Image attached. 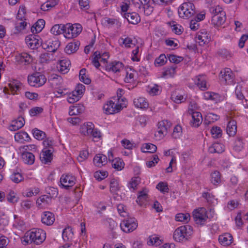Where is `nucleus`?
<instances>
[{
	"instance_id": "f257e3e1",
	"label": "nucleus",
	"mask_w": 248,
	"mask_h": 248,
	"mask_svg": "<svg viewBox=\"0 0 248 248\" xmlns=\"http://www.w3.org/2000/svg\"><path fill=\"white\" fill-rule=\"evenodd\" d=\"M46 238L45 232L40 229L33 228L26 232L22 242L24 245L33 243L36 245L42 243Z\"/></svg>"
},
{
	"instance_id": "f03ea898",
	"label": "nucleus",
	"mask_w": 248,
	"mask_h": 248,
	"mask_svg": "<svg viewBox=\"0 0 248 248\" xmlns=\"http://www.w3.org/2000/svg\"><path fill=\"white\" fill-rule=\"evenodd\" d=\"M193 232V228L191 226H181L174 231L173 237L175 241L183 242L188 240Z\"/></svg>"
},
{
	"instance_id": "7ed1b4c3",
	"label": "nucleus",
	"mask_w": 248,
	"mask_h": 248,
	"mask_svg": "<svg viewBox=\"0 0 248 248\" xmlns=\"http://www.w3.org/2000/svg\"><path fill=\"white\" fill-rule=\"evenodd\" d=\"M125 102L126 100L125 98H121V96L118 95L117 103L112 100L108 101L104 105V110L107 114H113L118 113L125 106Z\"/></svg>"
},
{
	"instance_id": "20e7f679",
	"label": "nucleus",
	"mask_w": 248,
	"mask_h": 248,
	"mask_svg": "<svg viewBox=\"0 0 248 248\" xmlns=\"http://www.w3.org/2000/svg\"><path fill=\"white\" fill-rule=\"evenodd\" d=\"M178 13L180 17L189 18L195 14V6L192 2H184L178 8Z\"/></svg>"
},
{
	"instance_id": "39448f33",
	"label": "nucleus",
	"mask_w": 248,
	"mask_h": 248,
	"mask_svg": "<svg viewBox=\"0 0 248 248\" xmlns=\"http://www.w3.org/2000/svg\"><path fill=\"white\" fill-rule=\"evenodd\" d=\"M192 215L195 223L200 226L205 225L208 219L207 211L204 207L198 208L194 210Z\"/></svg>"
},
{
	"instance_id": "423d86ee",
	"label": "nucleus",
	"mask_w": 248,
	"mask_h": 248,
	"mask_svg": "<svg viewBox=\"0 0 248 248\" xmlns=\"http://www.w3.org/2000/svg\"><path fill=\"white\" fill-rule=\"evenodd\" d=\"M28 81L30 86L40 87L46 82V78L43 74L40 72H35L28 76Z\"/></svg>"
},
{
	"instance_id": "0eeeda50",
	"label": "nucleus",
	"mask_w": 248,
	"mask_h": 248,
	"mask_svg": "<svg viewBox=\"0 0 248 248\" xmlns=\"http://www.w3.org/2000/svg\"><path fill=\"white\" fill-rule=\"evenodd\" d=\"M82 26L79 24H67L64 30V36L68 39L77 37L82 31Z\"/></svg>"
},
{
	"instance_id": "6e6552de",
	"label": "nucleus",
	"mask_w": 248,
	"mask_h": 248,
	"mask_svg": "<svg viewBox=\"0 0 248 248\" xmlns=\"http://www.w3.org/2000/svg\"><path fill=\"white\" fill-rule=\"evenodd\" d=\"M85 90V86L82 84H78L75 90L69 94L67 98V101L71 104L78 101Z\"/></svg>"
},
{
	"instance_id": "1a4fd4ad",
	"label": "nucleus",
	"mask_w": 248,
	"mask_h": 248,
	"mask_svg": "<svg viewBox=\"0 0 248 248\" xmlns=\"http://www.w3.org/2000/svg\"><path fill=\"white\" fill-rule=\"evenodd\" d=\"M105 70L108 72H110L117 75L124 70V64L123 62L115 61L107 63L105 65Z\"/></svg>"
},
{
	"instance_id": "9d476101",
	"label": "nucleus",
	"mask_w": 248,
	"mask_h": 248,
	"mask_svg": "<svg viewBox=\"0 0 248 248\" xmlns=\"http://www.w3.org/2000/svg\"><path fill=\"white\" fill-rule=\"evenodd\" d=\"M121 229L125 232H133L138 227V223L135 218H127L120 224Z\"/></svg>"
},
{
	"instance_id": "9b49d317",
	"label": "nucleus",
	"mask_w": 248,
	"mask_h": 248,
	"mask_svg": "<svg viewBox=\"0 0 248 248\" xmlns=\"http://www.w3.org/2000/svg\"><path fill=\"white\" fill-rule=\"evenodd\" d=\"M195 84L201 90L205 91L210 87L208 79L204 75H199L195 77L193 79Z\"/></svg>"
},
{
	"instance_id": "f8f14e48",
	"label": "nucleus",
	"mask_w": 248,
	"mask_h": 248,
	"mask_svg": "<svg viewBox=\"0 0 248 248\" xmlns=\"http://www.w3.org/2000/svg\"><path fill=\"white\" fill-rule=\"evenodd\" d=\"M76 178L71 174H63L60 178V183L62 187L68 189L75 184Z\"/></svg>"
},
{
	"instance_id": "ddd939ff",
	"label": "nucleus",
	"mask_w": 248,
	"mask_h": 248,
	"mask_svg": "<svg viewBox=\"0 0 248 248\" xmlns=\"http://www.w3.org/2000/svg\"><path fill=\"white\" fill-rule=\"evenodd\" d=\"M211 40V36L208 31L205 30H201L198 32L196 37V42L200 46H203L208 43Z\"/></svg>"
},
{
	"instance_id": "4468645a",
	"label": "nucleus",
	"mask_w": 248,
	"mask_h": 248,
	"mask_svg": "<svg viewBox=\"0 0 248 248\" xmlns=\"http://www.w3.org/2000/svg\"><path fill=\"white\" fill-rule=\"evenodd\" d=\"M39 36L35 34L29 35L25 38L26 43L31 49L37 48L40 46Z\"/></svg>"
},
{
	"instance_id": "2eb2a0df",
	"label": "nucleus",
	"mask_w": 248,
	"mask_h": 248,
	"mask_svg": "<svg viewBox=\"0 0 248 248\" xmlns=\"http://www.w3.org/2000/svg\"><path fill=\"white\" fill-rule=\"evenodd\" d=\"M54 150L44 148L40 155V159L42 163L47 164L50 163L53 159V152Z\"/></svg>"
},
{
	"instance_id": "dca6fc26",
	"label": "nucleus",
	"mask_w": 248,
	"mask_h": 248,
	"mask_svg": "<svg viewBox=\"0 0 248 248\" xmlns=\"http://www.w3.org/2000/svg\"><path fill=\"white\" fill-rule=\"evenodd\" d=\"M233 74L230 68H225L220 72V80L225 84H232L233 82Z\"/></svg>"
},
{
	"instance_id": "f3484780",
	"label": "nucleus",
	"mask_w": 248,
	"mask_h": 248,
	"mask_svg": "<svg viewBox=\"0 0 248 248\" xmlns=\"http://www.w3.org/2000/svg\"><path fill=\"white\" fill-rule=\"evenodd\" d=\"M188 112L191 114L192 120L190 122L191 126L195 127L199 126L202 121V114L198 111H193L191 109L188 110Z\"/></svg>"
},
{
	"instance_id": "a211bd4d",
	"label": "nucleus",
	"mask_w": 248,
	"mask_h": 248,
	"mask_svg": "<svg viewBox=\"0 0 248 248\" xmlns=\"http://www.w3.org/2000/svg\"><path fill=\"white\" fill-rule=\"evenodd\" d=\"M16 60L19 64L28 65L32 62L33 59L32 56L29 53L22 52L16 56Z\"/></svg>"
},
{
	"instance_id": "6ab92c4d",
	"label": "nucleus",
	"mask_w": 248,
	"mask_h": 248,
	"mask_svg": "<svg viewBox=\"0 0 248 248\" xmlns=\"http://www.w3.org/2000/svg\"><path fill=\"white\" fill-rule=\"evenodd\" d=\"M226 20V13L222 12L221 14L212 16L211 23L214 26L220 27L225 23Z\"/></svg>"
},
{
	"instance_id": "aec40b11",
	"label": "nucleus",
	"mask_w": 248,
	"mask_h": 248,
	"mask_svg": "<svg viewBox=\"0 0 248 248\" xmlns=\"http://www.w3.org/2000/svg\"><path fill=\"white\" fill-rule=\"evenodd\" d=\"M94 127L93 124L90 122L83 123L80 126L79 133L84 136H89L92 129Z\"/></svg>"
},
{
	"instance_id": "412c9836",
	"label": "nucleus",
	"mask_w": 248,
	"mask_h": 248,
	"mask_svg": "<svg viewBox=\"0 0 248 248\" xmlns=\"http://www.w3.org/2000/svg\"><path fill=\"white\" fill-rule=\"evenodd\" d=\"M55 217L53 214L49 211L44 212L41 215L42 222L46 225L50 226L53 224Z\"/></svg>"
},
{
	"instance_id": "4be33fe9",
	"label": "nucleus",
	"mask_w": 248,
	"mask_h": 248,
	"mask_svg": "<svg viewBox=\"0 0 248 248\" xmlns=\"http://www.w3.org/2000/svg\"><path fill=\"white\" fill-rule=\"evenodd\" d=\"M123 16L127 19L129 23L132 24H137L140 21V16L136 12L124 13Z\"/></svg>"
},
{
	"instance_id": "5701e85b",
	"label": "nucleus",
	"mask_w": 248,
	"mask_h": 248,
	"mask_svg": "<svg viewBox=\"0 0 248 248\" xmlns=\"http://www.w3.org/2000/svg\"><path fill=\"white\" fill-rule=\"evenodd\" d=\"M124 75V81L126 83H132L136 77V72L133 69L127 68L123 71Z\"/></svg>"
},
{
	"instance_id": "b1692460",
	"label": "nucleus",
	"mask_w": 248,
	"mask_h": 248,
	"mask_svg": "<svg viewBox=\"0 0 248 248\" xmlns=\"http://www.w3.org/2000/svg\"><path fill=\"white\" fill-rule=\"evenodd\" d=\"M59 45L60 43L56 39L54 41H46L45 43L43 44L42 46L44 49H46L50 52H55Z\"/></svg>"
},
{
	"instance_id": "393cba45",
	"label": "nucleus",
	"mask_w": 248,
	"mask_h": 248,
	"mask_svg": "<svg viewBox=\"0 0 248 248\" xmlns=\"http://www.w3.org/2000/svg\"><path fill=\"white\" fill-rule=\"evenodd\" d=\"M203 96L204 99L212 100L215 102H220L222 100V97L219 94L212 92H204Z\"/></svg>"
},
{
	"instance_id": "a878e982",
	"label": "nucleus",
	"mask_w": 248,
	"mask_h": 248,
	"mask_svg": "<svg viewBox=\"0 0 248 248\" xmlns=\"http://www.w3.org/2000/svg\"><path fill=\"white\" fill-rule=\"evenodd\" d=\"M70 65V61L67 59H64L59 61L57 68L61 73L64 74L69 71Z\"/></svg>"
},
{
	"instance_id": "bb28decb",
	"label": "nucleus",
	"mask_w": 248,
	"mask_h": 248,
	"mask_svg": "<svg viewBox=\"0 0 248 248\" xmlns=\"http://www.w3.org/2000/svg\"><path fill=\"white\" fill-rule=\"evenodd\" d=\"M93 162L96 166L101 167L107 163L108 158L105 155L98 154L94 157Z\"/></svg>"
},
{
	"instance_id": "cd10ccee",
	"label": "nucleus",
	"mask_w": 248,
	"mask_h": 248,
	"mask_svg": "<svg viewBox=\"0 0 248 248\" xmlns=\"http://www.w3.org/2000/svg\"><path fill=\"white\" fill-rule=\"evenodd\" d=\"M25 124V120L22 117H18L17 119L12 121L9 129L11 131H16L22 127Z\"/></svg>"
},
{
	"instance_id": "c85d7f7f",
	"label": "nucleus",
	"mask_w": 248,
	"mask_h": 248,
	"mask_svg": "<svg viewBox=\"0 0 248 248\" xmlns=\"http://www.w3.org/2000/svg\"><path fill=\"white\" fill-rule=\"evenodd\" d=\"M133 103L135 107L141 109H146L149 107V103L147 99L143 97L135 98Z\"/></svg>"
},
{
	"instance_id": "c756f323",
	"label": "nucleus",
	"mask_w": 248,
	"mask_h": 248,
	"mask_svg": "<svg viewBox=\"0 0 248 248\" xmlns=\"http://www.w3.org/2000/svg\"><path fill=\"white\" fill-rule=\"evenodd\" d=\"M119 42L121 46L124 45L126 48L133 47L136 45L135 42L129 36H124L121 37L119 40Z\"/></svg>"
},
{
	"instance_id": "7c9ffc66",
	"label": "nucleus",
	"mask_w": 248,
	"mask_h": 248,
	"mask_svg": "<svg viewBox=\"0 0 248 248\" xmlns=\"http://www.w3.org/2000/svg\"><path fill=\"white\" fill-rule=\"evenodd\" d=\"M100 62L103 63L105 65L107 62V60L105 58H103L100 57V52L99 51H95L93 54V58L92 60L93 64L97 68H98L100 65Z\"/></svg>"
},
{
	"instance_id": "2f4dec72",
	"label": "nucleus",
	"mask_w": 248,
	"mask_h": 248,
	"mask_svg": "<svg viewBox=\"0 0 248 248\" xmlns=\"http://www.w3.org/2000/svg\"><path fill=\"white\" fill-rule=\"evenodd\" d=\"M233 238L229 233H225L219 236L218 241L221 245L227 246L231 245L232 242Z\"/></svg>"
},
{
	"instance_id": "473e14b6",
	"label": "nucleus",
	"mask_w": 248,
	"mask_h": 248,
	"mask_svg": "<svg viewBox=\"0 0 248 248\" xmlns=\"http://www.w3.org/2000/svg\"><path fill=\"white\" fill-rule=\"evenodd\" d=\"M226 131L227 133L230 137H233L235 135L237 132V125L235 121L232 120L228 123Z\"/></svg>"
},
{
	"instance_id": "72a5a7b5",
	"label": "nucleus",
	"mask_w": 248,
	"mask_h": 248,
	"mask_svg": "<svg viewBox=\"0 0 248 248\" xmlns=\"http://www.w3.org/2000/svg\"><path fill=\"white\" fill-rule=\"evenodd\" d=\"M79 45L80 42L78 41L69 43L65 48V52L68 54L75 53L78 50Z\"/></svg>"
},
{
	"instance_id": "f704fd0d",
	"label": "nucleus",
	"mask_w": 248,
	"mask_h": 248,
	"mask_svg": "<svg viewBox=\"0 0 248 248\" xmlns=\"http://www.w3.org/2000/svg\"><path fill=\"white\" fill-rule=\"evenodd\" d=\"M102 23L107 27L111 28L114 26L119 27L121 26V23L117 19L105 17L102 19Z\"/></svg>"
},
{
	"instance_id": "c9c22d12",
	"label": "nucleus",
	"mask_w": 248,
	"mask_h": 248,
	"mask_svg": "<svg viewBox=\"0 0 248 248\" xmlns=\"http://www.w3.org/2000/svg\"><path fill=\"white\" fill-rule=\"evenodd\" d=\"M177 66L175 65L166 67L162 72V77L165 78H172L176 73Z\"/></svg>"
},
{
	"instance_id": "e433bc0d",
	"label": "nucleus",
	"mask_w": 248,
	"mask_h": 248,
	"mask_svg": "<svg viewBox=\"0 0 248 248\" xmlns=\"http://www.w3.org/2000/svg\"><path fill=\"white\" fill-rule=\"evenodd\" d=\"M51 197L48 195H42L37 199L36 204L39 207H43L49 204L51 202Z\"/></svg>"
},
{
	"instance_id": "4c0bfd02",
	"label": "nucleus",
	"mask_w": 248,
	"mask_h": 248,
	"mask_svg": "<svg viewBox=\"0 0 248 248\" xmlns=\"http://www.w3.org/2000/svg\"><path fill=\"white\" fill-rule=\"evenodd\" d=\"M244 139L242 137H237L234 141L233 149L237 152H241L244 147Z\"/></svg>"
},
{
	"instance_id": "58836bf2",
	"label": "nucleus",
	"mask_w": 248,
	"mask_h": 248,
	"mask_svg": "<svg viewBox=\"0 0 248 248\" xmlns=\"http://www.w3.org/2000/svg\"><path fill=\"white\" fill-rule=\"evenodd\" d=\"M20 84L21 83L19 81L13 80L9 81L7 88L10 90L12 94H15L19 90Z\"/></svg>"
},
{
	"instance_id": "ea45409f",
	"label": "nucleus",
	"mask_w": 248,
	"mask_h": 248,
	"mask_svg": "<svg viewBox=\"0 0 248 248\" xmlns=\"http://www.w3.org/2000/svg\"><path fill=\"white\" fill-rule=\"evenodd\" d=\"M45 21L42 19H39L31 28V31L33 34L40 32L44 28Z\"/></svg>"
},
{
	"instance_id": "a19ab883",
	"label": "nucleus",
	"mask_w": 248,
	"mask_h": 248,
	"mask_svg": "<svg viewBox=\"0 0 248 248\" xmlns=\"http://www.w3.org/2000/svg\"><path fill=\"white\" fill-rule=\"evenodd\" d=\"M62 236L64 241H71L74 237V233L72 228L69 226L65 228L63 230Z\"/></svg>"
},
{
	"instance_id": "79ce46f5",
	"label": "nucleus",
	"mask_w": 248,
	"mask_h": 248,
	"mask_svg": "<svg viewBox=\"0 0 248 248\" xmlns=\"http://www.w3.org/2000/svg\"><path fill=\"white\" fill-rule=\"evenodd\" d=\"M171 126V123L170 122L164 120L159 122L157 124V127L163 131L165 133L167 134L168 130Z\"/></svg>"
},
{
	"instance_id": "37998d69",
	"label": "nucleus",
	"mask_w": 248,
	"mask_h": 248,
	"mask_svg": "<svg viewBox=\"0 0 248 248\" xmlns=\"http://www.w3.org/2000/svg\"><path fill=\"white\" fill-rule=\"evenodd\" d=\"M22 159L27 164L32 165L35 160L34 155L31 152H24L22 154Z\"/></svg>"
},
{
	"instance_id": "c03bdc74",
	"label": "nucleus",
	"mask_w": 248,
	"mask_h": 248,
	"mask_svg": "<svg viewBox=\"0 0 248 248\" xmlns=\"http://www.w3.org/2000/svg\"><path fill=\"white\" fill-rule=\"evenodd\" d=\"M59 2V0H47L41 5V9L44 11H48L58 5Z\"/></svg>"
},
{
	"instance_id": "a18cd8bd",
	"label": "nucleus",
	"mask_w": 248,
	"mask_h": 248,
	"mask_svg": "<svg viewBox=\"0 0 248 248\" xmlns=\"http://www.w3.org/2000/svg\"><path fill=\"white\" fill-rule=\"evenodd\" d=\"M225 150L224 146L220 143H215L209 147V151L211 153H221Z\"/></svg>"
},
{
	"instance_id": "49530a36",
	"label": "nucleus",
	"mask_w": 248,
	"mask_h": 248,
	"mask_svg": "<svg viewBox=\"0 0 248 248\" xmlns=\"http://www.w3.org/2000/svg\"><path fill=\"white\" fill-rule=\"evenodd\" d=\"M65 28V25L63 24H56L50 29V32L55 35H58L62 33H64Z\"/></svg>"
},
{
	"instance_id": "de8ad7c7",
	"label": "nucleus",
	"mask_w": 248,
	"mask_h": 248,
	"mask_svg": "<svg viewBox=\"0 0 248 248\" xmlns=\"http://www.w3.org/2000/svg\"><path fill=\"white\" fill-rule=\"evenodd\" d=\"M156 146L151 143H144L141 147L142 152L144 153H154L156 152Z\"/></svg>"
},
{
	"instance_id": "09e8293b",
	"label": "nucleus",
	"mask_w": 248,
	"mask_h": 248,
	"mask_svg": "<svg viewBox=\"0 0 248 248\" xmlns=\"http://www.w3.org/2000/svg\"><path fill=\"white\" fill-rule=\"evenodd\" d=\"M113 168L117 170H121L124 169V163L119 157L115 158L111 160Z\"/></svg>"
},
{
	"instance_id": "8fccbe9b",
	"label": "nucleus",
	"mask_w": 248,
	"mask_h": 248,
	"mask_svg": "<svg viewBox=\"0 0 248 248\" xmlns=\"http://www.w3.org/2000/svg\"><path fill=\"white\" fill-rule=\"evenodd\" d=\"M49 80L51 81L53 86H61L63 83V79L61 76L57 74H52L51 75Z\"/></svg>"
},
{
	"instance_id": "3c124183",
	"label": "nucleus",
	"mask_w": 248,
	"mask_h": 248,
	"mask_svg": "<svg viewBox=\"0 0 248 248\" xmlns=\"http://www.w3.org/2000/svg\"><path fill=\"white\" fill-rule=\"evenodd\" d=\"M7 201L12 203H16L18 201V197L17 194L14 190H10L5 196Z\"/></svg>"
},
{
	"instance_id": "603ef678",
	"label": "nucleus",
	"mask_w": 248,
	"mask_h": 248,
	"mask_svg": "<svg viewBox=\"0 0 248 248\" xmlns=\"http://www.w3.org/2000/svg\"><path fill=\"white\" fill-rule=\"evenodd\" d=\"M15 139L16 141L22 142L23 141L28 140L30 137L27 133L20 131L16 133Z\"/></svg>"
},
{
	"instance_id": "864d4df0",
	"label": "nucleus",
	"mask_w": 248,
	"mask_h": 248,
	"mask_svg": "<svg viewBox=\"0 0 248 248\" xmlns=\"http://www.w3.org/2000/svg\"><path fill=\"white\" fill-rule=\"evenodd\" d=\"M148 198V190L146 189H143L142 191L139 192L137 202L141 205L146 201Z\"/></svg>"
},
{
	"instance_id": "5fc2aeb1",
	"label": "nucleus",
	"mask_w": 248,
	"mask_h": 248,
	"mask_svg": "<svg viewBox=\"0 0 248 248\" xmlns=\"http://www.w3.org/2000/svg\"><path fill=\"white\" fill-rule=\"evenodd\" d=\"M211 183L215 186H217L221 182V176L219 171H215L211 174Z\"/></svg>"
},
{
	"instance_id": "6e6d98bb",
	"label": "nucleus",
	"mask_w": 248,
	"mask_h": 248,
	"mask_svg": "<svg viewBox=\"0 0 248 248\" xmlns=\"http://www.w3.org/2000/svg\"><path fill=\"white\" fill-rule=\"evenodd\" d=\"M190 219V216L188 213H178L175 216L177 221L187 223Z\"/></svg>"
},
{
	"instance_id": "4d7b16f0",
	"label": "nucleus",
	"mask_w": 248,
	"mask_h": 248,
	"mask_svg": "<svg viewBox=\"0 0 248 248\" xmlns=\"http://www.w3.org/2000/svg\"><path fill=\"white\" fill-rule=\"evenodd\" d=\"M83 111V106H74L70 107L69 114L70 116L78 115Z\"/></svg>"
},
{
	"instance_id": "13d9d810",
	"label": "nucleus",
	"mask_w": 248,
	"mask_h": 248,
	"mask_svg": "<svg viewBox=\"0 0 248 248\" xmlns=\"http://www.w3.org/2000/svg\"><path fill=\"white\" fill-rule=\"evenodd\" d=\"M86 70L85 68H83L79 71V78L80 80L86 84H89L91 80L86 74Z\"/></svg>"
},
{
	"instance_id": "bf43d9fd",
	"label": "nucleus",
	"mask_w": 248,
	"mask_h": 248,
	"mask_svg": "<svg viewBox=\"0 0 248 248\" xmlns=\"http://www.w3.org/2000/svg\"><path fill=\"white\" fill-rule=\"evenodd\" d=\"M140 182V178L137 176L133 177L128 183V187L130 189L134 191L137 189V186Z\"/></svg>"
},
{
	"instance_id": "052dcab7",
	"label": "nucleus",
	"mask_w": 248,
	"mask_h": 248,
	"mask_svg": "<svg viewBox=\"0 0 248 248\" xmlns=\"http://www.w3.org/2000/svg\"><path fill=\"white\" fill-rule=\"evenodd\" d=\"M15 221L13 224V227L16 229L18 230H22L25 225V222L23 220H21L16 215H14Z\"/></svg>"
},
{
	"instance_id": "680f3d73",
	"label": "nucleus",
	"mask_w": 248,
	"mask_h": 248,
	"mask_svg": "<svg viewBox=\"0 0 248 248\" xmlns=\"http://www.w3.org/2000/svg\"><path fill=\"white\" fill-rule=\"evenodd\" d=\"M34 137L38 140H43L46 137L45 132L37 128H34L32 131Z\"/></svg>"
},
{
	"instance_id": "e2e57ef3",
	"label": "nucleus",
	"mask_w": 248,
	"mask_h": 248,
	"mask_svg": "<svg viewBox=\"0 0 248 248\" xmlns=\"http://www.w3.org/2000/svg\"><path fill=\"white\" fill-rule=\"evenodd\" d=\"M167 62V58L166 55L164 54H161L155 59L154 63L156 66H160L164 65Z\"/></svg>"
},
{
	"instance_id": "0e129e2a",
	"label": "nucleus",
	"mask_w": 248,
	"mask_h": 248,
	"mask_svg": "<svg viewBox=\"0 0 248 248\" xmlns=\"http://www.w3.org/2000/svg\"><path fill=\"white\" fill-rule=\"evenodd\" d=\"M171 98L175 103L178 104L184 102L186 100L184 95L176 93H174L171 94Z\"/></svg>"
},
{
	"instance_id": "69168bd1",
	"label": "nucleus",
	"mask_w": 248,
	"mask_h": 248,
	"mask_svg": "<svg viewBox=\"0 0 248 248\" xmlns=\"http://www.w3.org/2000/svg\"><path fill=\"white\" fill-rule=\"evenodd\" d=\"M10 179L15 183H19L23 180V177L18 172H13L10 176Z\"/></svg>"
},
{
	"instance_id": "338daca9",
	"label": "nucleus",
	"mask_w": 248,
	"mask_h": 248,
	"mask_svg": "<svg viewBox=\"0 0 248 248\" xmlns=\"http://www.w3.org/2000/svg\"><path fill=\"white\" fill-rule=\"evenodd\" d=\"M156 188L159 190L161 193L165 194L168 193L169 188L166 182H160L156 186Z\"/></svg>"
},
{
	"instance_id": "774afa93",
	"label": "nucleus",
	"mask_w": 248,
	"mask_h": 248,
	"mask_svg": "<svg viewBox=\"0 0 248 248\" xmlns=\"http://www.w3.org/2000/svg\"><path fill=\"white\" fill-rule=\"evenodd\" d=\"M27 25V22L26 20L16 19L15 22V28L18 31H21L25 29V27Z\"/></svg>"
}]
</instances>
